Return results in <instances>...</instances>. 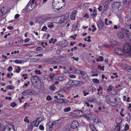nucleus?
<instances>
[{"instance_id":"obj_1","label":"nucleus","mask_w":131,"mask_h":131,"mask_svg":"<svg viewBox=\"0 0 131 131\" xmlns=\"http://www.w3.org/2000/svg\"><path fill=\"white\" fill-rule=\"evenodd\" d=\"M63 3V0H53L52 3V6L55 12L58 11L60 9V7H62V2Z\"/></svg>"},{"instance_id":"obj_2","label":"nucleus","mask_w":131,"mask_h":131,"mask_svg":"<svg viewBox=\"0 0 131 131\" xmlns=\"http://www.w3.org/2000/svg\"><path fill=\"white\" fill-rule=\"evenodd\" d=\"M35 0H30L26 7L25 11L27 12L31 10L35 6Z\"/></svg>"},{"instance_id":"obj_3","label":"nucleus","mask_w":131,"mask_h":131,"mask_svg":"<svg viewBox=\"0 0 131 131\" xmlns=\"http://www.w3.org/2000/svg\"><path fill=\"white\" fill-rule=\"evenodd\" d=\"M80 83L79 81L73 80H70L68 82V85L71 86L72 87L77 85Z\"/></svg>"},{"instance_id":"obj_4","label":"nucleus","mask_w":131,"mask_h":131,"mask_svg":"<svg viewBox=\"0 0 131 131\" xmlns=\"http://www.w3.org/2000/svg\"><path fill=\"white\" fill-rule=\"evenodd\" d=\"M124 52L126 53L131 54V46L127 44H125L124 47Z\"/></svg>"},{"instance_id":"obj_5","label":"nucleus","mask_w":131,"mask_h":131,"mask_svg":"<svg viewBox=\"0 0 131 131\" xmlns=\"http://www.w3.org/2000/svg\"><path fill=\"white\" fill-rule=\"evenodd\" d=\"M35 93V91L32 89H29L25 90L22 92V94L24 95H27L34 94Z\"/></svg>"},{"instance_id":"obj_6","label":"nucleus","mask_w":131,"mask_h":131,"mask_svg":"<svg viewBox=\"0 0 131 131\" xmlns=\"http://www.w3.org/2000/svg\"><path fill=\"white\" fill-rule=\"evenodd\" d=\"M115 52L119 55H123L124 54V52L123 49L121 48L117 47L115 49Z\"/></svg>"},{"instance_id":"obj_7","label":"nucleus","mask_w":131,"mask_h":131,"mask_svg":"<svg viewBox=\"0 0 131 131\" xmlns=\"http://www.w3.org/2000/svg\"><path fill=\"white\" fill-rule=\"evenodd\" d=\"M79 126V124L76 121H73L71 124V127L73 129H76Z\"/></svg>"},{"instance_id":"obj_8","label":"nucleus","mask_w":131,"mask_h":131,"mask_svg":"<svg viewBox=\"0 0 131 131\" xmlns=\"http://www.w3.org/2000/svg\"><path fill=\"white\" fill-rule=\"evenodd\" d=\"M55 101L59 103H68L69 102L68 100L65 99L59 98L55 100Z\"/></svg>"},{"instance_id":"obj_9","label":"nucleus","mask_w":131,"mask_h":131,"mask_svg":"<svg viewBox=\"0 0 131 131\" xmlns=\"http://www.w3.org/2000/svg\"><path fill=\"white\" fill-rule=\"evenodd\" d=\"M107 6L105 3H104L102 6H100L98 8V9L101 11H102L104 12L106 10L107 8Z\"/></svg>"},{"instance_id":"obj_10","label":"nucleus","mask_w":131,"mask_h":131,"mask_svg":"<svg viewBox=\"0 0 131 131\" xmlns=\"http://www.w3.org/2000/svg\"><path fill=\"white\" fill-rule=\"evenodd\" d=\"M37 21L39 23L43 24L46 21V20L44 17H40L38 18Z\"/></svg>"},{"instance_id":"obj_11","label":"nucleus","mask_w":131,"mask_h":131,"mask_svg":"<svg viewBox=\"0 0 131 131\" xmlns=\"http://www.w3.org/2000/svg\"><path fill=\"white\" fill-rule=\"evenodd\" d=\"M88 101L90 103H95L96 104H97L98 102L96 100L95 98L91 97L88 100Z\"/></svg>"},{"instance_id":"obj_12","label":"nucleus","mask_w":131,"mask_h":131,"mask_svg":"<svg viewBox=\"0 0 131 131\" xmlns=\"http://www.w3.org/2000/svg\"><path fill=\"white\" fill-rule=\"evenodd\" d=\"M82 75V77L83 79L86 80L88 78V76L86 72L82 71V73L81 74Z\"/></svg>"},{"instance_id":"obj_13","label":"nucleus","mask_w":131,"mask_h":131,"mask_svg":"<svg viewBox=\"0 0 131 131\" xmlns=\"http://www.w3.org/2000/svg\"><path fill=\"white\" fill-rule=\"evenodd\" d=\"M121 6V3L119 2H115L112 5L113 7L117 8H119Z\"/></svg>"},{"instance_id":"obj_14","label":"nucleus","mask_w":131,"mask_h":131,"mask_svg":"<svg viewBox=\"0 0 131 131\" xmlns=\"http://www.w3.org/2000/svg\"><path fill=\"white\" fill-rule=\"evenodd\" d=\"M39 118H37L34 121L32 122V124L33 125L34 124V125L36 127H38L39 124V121H38Z\"/></svg>"},{"instance_id":"obj_15","label":"nucleus","mask_w":131,"mask_h":131,"mask_svg":"<svg viewBox=\"0 0 131 131\" xmlns=\"http://www.w3.org/2000/svg\"><path fill=\"white\" fill-rule=\"evenodd\" d=\"M60 45L61 46L63 47H64L68 45V43L67 41H63L60 42Z\"/></svg>"},{"instance_id":"obj_16","label":"nucleus","mask_w":131,"mask_h":131,"mask_svg":"<svg viewBox=\"0 0 131 131\" xmlns=\"http://www.w3.org/2000/svg\"><path fill=\"white\" fill-rule=\"evenodd\" d=\"M124 68L126 70L131 73V67L126 64H124Z\"/></svg>"},{"instance_id":"obj_17","label":"nucleus","mask_w":131,"mask_h":131,"mask_svg":"<svg viewBox=\"0 0 131 131\" xmlns=\"http://www.w3.org/2000/svg\"><path fill=\"white\" fill-rule=\"evenodd\" d=\"M0 10L2 12L3 14H6L8 12V10L6 7H4L2 8Z\"/></svg>"},{"instance_id":"obj_18","label":"nucleus","mask_w":131,"mask_h":131,"mask_svg":"<svg viewBox=\"0 0 131 131\" xmlns=\"http://www.w3.org/2000/svg\"><path fill=\"white\" fill-rule=\"evenodd\" d=\"M7 128L8 131H15V129L14 127L12 125L9 126L8 127H6Z\"/></svg>"},{"instance_id":"obj_19","label":"nucleus","mask_w":131,"mask_h":131,"mask_svg":"<svg viewBox=\"0 0 131 131\" xmlns=\"http://www.w3.org/2000/svg\"><path fill=\"white\" fill-rule=\"evenodd\" d=\"M61 18V19L60 20V22L61 23H63V22H65V20L66 19V17H65L64 16H62L60 17H59L58 18L59 19L60 18Z\"/></svg>"},{"instance_id":"obj_20","label":"nucleus","mask_w":131,"mask_h":131,"mask_svg":"<svg viewBox=\"0 0 131 131\" xmlns=\"http://www.w3.org/2000/svg\"><path fill=\"white\" fill-rule=\"evenodd\" d=\"M103 89L101 87H100L99 88L97 89V91H98L97 94L99 95H100L102 93V91H102Z\"/></svg>"},{"instance_id":"obj_21","label":"nucleus","mask_w":131,"mask_h":131,"mask_svg":"<svg viewBox=\"0 0 131 131\" xmlns=\"http://www.w3.org/2000/svg\"><path fill=\"white\" fill-rule=\"evenodd\" d=\"M37 79V78L35 76H32L31 77V82L32 83H34L35 81L36 80V79Z\"/></svg>"},{"instance_id":"obj_22","label":"nucleus","mask_w":131,"mask_h":131,"mask_svg":"<svg viewBox=\"0 0 131 131\" xmlns=\"http://www.w3.org/2000/svg\"><path fill=\"white\" fill-rule=\"evenodd\" d=\"M111 46L112 45L111 44H108L107 43H105L103 44L102 46L106 48H110Z\"/></svg>"},{"instance_id":"obj_23","label":"nucleus","mask_w":131,"mask_h":131,"mask_svg":"<svg viewBox=\"0 0 131 131\" xmlns=\"http://www.w3.org/2000/svg\"><path fill=\"white\" fill-rule=\"evenodd\" d=\"M6 88L7 89L12 90L14 89V86L12 85H8L6 86Z\"/></svg>"},{"instance_id":"obj_24","label":"nucleus","mask_w":131,"mask_h":131,"mask_svg":"<svg viewBox=\"0 0 131 131\" xmlns=\"http://www.w3.org/2000/svg\"><path fill=\"white\" fill-rule=\"evenodd\" d=\"M47 26L48 27L52 28L54 26L52 22H49L47 23Z\"/></svg>"},{"instance_id":"obj_25","label":"nucleus","mask_w":131,"mask_h":131,"mask_svg":"<svg viewBox=\"0 0 131 131\" xmlns=\"http://www.w3.org/2000/svg\"><path fill=\"white\" fill-rule=\"evenodd\" d=\"M120 129V125L119 124H118L116 127L115 130L116 131H119Z\"/></svg>"},{"instance_id":"obj_26","label":"nucleus","mask_w":131,"mask_h":131,"mask_svg":"<svg viewBox=\"0 0 131 131\" xmlns=\"http://www.w3.org/2000/svg\"><path fill=\"white\" fill-rule=\"evenodd\" d=\"M89 126L90 128L92 131H94V130L96 131V129H97L95 126L93 125H90Z\"/></svg>"},{"instance_id":"obj_27","label":"nucleus","mask_w":131,"mask_h":131,"mask_svg":"<svg viewBox=\"0 0 131 131\" xmlns=\"http://www.w3.org/2000/svg\"><path fill=\"white\" fill-rule=\"evenodd\" d=\"M117 36L119 38H123L124 36L122 32H120L117 34Z\"/></svg>"},{"instance_id":"obj_28","label":"nucleus","mask_w":131,"mask_h":131,"mask_svg":"<svg viewBox=\"0 0 131 131\" xmlns=\"http://www.w3.org/2000/svg\"><path fill=\"white\" fill-rule=\"evenodd\" d=\"M124 32L127 36L129 35V31L127 29H125L124 30Z\"/></svg>"},{"instance_id":"obj_29","label":"nucleus","mask_w":131,"mask_h":131,"mask_svg":"<svg viewBox=\"0 0 131 131\" xmlns=\"http://www.w3.org/2000/svg\"><path fill=\"white\" fill-rule=\"evenodd\" d=\"M96 61L97 62L99 61H103V57L102 56H100L99 58L96 59Z\"/></svg>"},{"instance_id":"obj_30","label":"nucleus","mask_w":131,"mask_h":131,"mask_svg":"<svg viewBox=\"0 0 131 131\" xmlns=\"http://www.w3.org/2000/svg\"><path fill=\"white\" fill-rule=\"evenodd\" d=\"M14 62L16 64H20L22 63L21 61L18 59H16Z\"/></svg>"},{"instance_id":"obj_31","label":"nucleus","mask_w":131,"mask_h":131,"mask_svg":"<svg viewBox=\"0 0 131 131\" xmlns=\"http://www.w3.org/2000/svg\"><path fill=\"white\" fill-rule=\"evenodd\" d=\"M10 105L11 107L14 108L17 106V104L15 102H14L12 103H11Z\"/></svg>"},{"instance_id":"obj_32","label":"nucleus","mask_w":131,"mask_h":131,"mask_svg":"<svg viewBox=\"0 0 131 131\" xmlns=\"http://www.w3.org/2000/svg\"><path fill=\"white\" fill-rule=\"evenodd\" d=\"M112 86L111 85H109L108 88L107 90V92H110L112 90Z\"/></svg>"},{"instance_id":"obj_33","label":"nucleus","mask_w":131,"mask_h":131,"mask_svg":"<svg viewBox=\"0 0 131 131\" xmlns=\"http://www.w3.org/2000/svg\"><path fill=\"white\" fill-rule=\"evenodd\" d=\"M92 81L94 83L96 84H98L99 83V80L97 79H93Z\"/></svg>"},{"instance_id":"obj_34","label":"nucleus","mask_w":131,"mask_h":131,"mask_svg":"<svg viewBox=\"0 0 131 131\" xmlns=\"http://www.w3.org/2000/svg\"><path fill=\"white\" fill-rule=\"evenodd\" d=\"M129 2V0H123V3L124 4H128Z\"/></svg>"},{"instance_id":"obj_35","label":"nucleus","mask_w":131,"mask_h":131,"mask_svg":"<svg viewBox=\"0 0 131 131\" xmlns=\"http://www.w3.org/2000/svg\"><path fill=\"white\" fill-rule=\"evenodd\" d=\"M50 123L49 122V129L50 131H52L53 129V126H52L51 125H49Z\"/></svg>"},{"instance_id":"obj_36","label":"nucleus","mask_w":131,"mask_h":131,"mask_svg":"<svg viewBox=\"0 0 131 131\" xmlns=\"http://www.w3.org/2000/svg\"><path fill=\"white\" fill-rule=\"evenodd\" d=\"M96 11L95 10H94L93 11V13L91 14V16L92 17H94L96 16Z\"/></svg>"},{"instance_id":"obj_37","label":"nucleus","mask_w":131,"mask_h":131,"mask_svg":"<svg viewBox=\"0 0 131 131\" xmlns=\"http://www.w3.org/2000/svg\"><path fill=\"white\" fill-rule=\"evenodd\" d=\"M129 126H128V125L127 124H126L125 126L124 130L125 131H126L129 129Z\"/></svg>"},{"instance_id":"obj_38","label":"nucleus","mask_w":131,"mask_h":131,"mask_svg":"<svg viewBox=\"0 0 131 131\" xmlns=\"http://www.w3.org/2000/svg\"><path fill=\"white\" fill-rule=\"evenodd\" d=\"M28 118V117L26 116L24 119V121L27 123H29V121Z\"/></svg>"},{"instance_id":"obj_39","label":"nucleus","mask_w":131,"mask_h":131,"mask_svg":"<svg viewBox=\"0 0 131 131\" xmlns=\"http://www.w3.org/2000/svg\"><path fill=\"white\" fill-rule=\"evenodd\" d=\"M21 70V69L20 67L19 66H18L17 68L16 69V71L17 73H19Z\"/></svg>"},{"instance_id":"obj_40","label":"nucleus","mask_w":131,"mask_h":131,"mask_svg":"<svg viewBox=\"0 0 131 131\" xmlns=\"http://www.w3.org/2000/svg\"><path fill=\"white\" fill-rule=\"evenodd\" d=\"M113 75H114V76H112L111 77L113 78L114 79L115 77H117L118 75H117V73H113Z\"/></svg>"},{"instance_id":"obj_41","label":"nucleus","mask_w":131,"mask_h":131,"mask_svg":"<svg viewBox=\"0 0 131 131\" xmlns=\"http://www.w3.org/2000/svg\"><path fill=\"white\" fill-rule=\"evenodd\" d=\"M27 75L26 74H24L22 75V76L23 77H24V80H25L27 79L28 77H27Z\"/></svg>"},{"instance_id":"obj_42","label":"nucleus","mask_w":131,"mask_h":131,"mask_svg":"<svg viewBox=\"0 0 131 131\" xmlns=\"http://www.w3.org/2000/svg\"><path fill=\"white\" fill-rule=\"evenodd\" d=\"M71 110V108L70 107H68L66 108L64 110V111L65 112H68L70 111Z\"/></svg>"},{"instance_id":"obj_43","label":"nucleus","mask_w":131,"mask_h":131,"mask_svg":"<svg viewBox=\"0 0 131 131\" xmlns=\"http://www.w3.org/2000/svg\"><path fill=\"white\" fill-rule=\"evenodd\" d=\"M73 87L72 86H69V85H68L66 87V88L67 89V90L68 91H70L71 90V89Z\"/></svg>"},{"instance_id":"obj_44","label":"nucleus","mask_w":131,"mask_h":131,"mask_svg":"<svg viewBox=\"0 0 131 131\" xmlns=\"http://www.w3.org/2000/svg\"><path fill=\"white\" fill-rule=\"evenodd\" d=\"M54 85L53 84V86H50V89L52 91L54 90L55 89V88L54 86Z\"/></svg>"},{"instance_id":"obj_45","label":"nucleus","mask_w":131,"mask_h":131,"mask_svg":"<svg viewBox=\"0 0 131 131\" xmlns=\"http://www.w3.org/2000/svg\"><path fill=\"white\" fill-rule=\"evenodd\" d=\"M75 15L71 14L70 15V18L72 20H74L75 19Z\"/></svg>"},{"instance_id":"obj_46","label":"nucleus","mask_w":131,"mask_h":131,"mask_svg":"<svg viewBox=\"0 0 131 131\" xmlns=\"http://www.w3.org/2000/svg\"><path fill=\"white\" fill-rule=\"evenodd\" d=\"M47 29V27L46 26H44L42 28L41 30L42 31H45Z\"/></svg>"},{"instance_id":"obj_47","label":"nucleus","mask_w":131,"mask_h":131,"mask_svg":"<svg viewBox=\"0 0 131 131\" xmlns=\"http://www.w3.org/2000/svg\"><path fill=\"white\" fill-rule=\"evenodd\" d=\"M54 76V74L53 73H51L50 74L49 77H50V79L51 80L53 79Z\"/></svg>"},{"instance_id":"obj_48","label":"nucleus","mask_w":131,"mask_h":131,"mask_svg":"<svg viewBox=\"0 0 131 131\" xmlns=\"http://www.w3.org/2000/svg\"><path fill=\"white\" fill-rule=\"evenodd\" d=\"M71 58H72L74 60L77 61H78L79 60V58L78 57L76 58L74 57H72Z\"/></svg>"},{"instance_id":"obj_49","label":"nucleus","mask_w":131,"mask_h":131,"mask_svg":"<svg viewBox=\"0 0 131 131\" xmlns=\"http://www.w3.org/2000/svg\"><path fill=\"white\" fill-rule=\"evenodd\" d=\"M76 71L77 73L81 74L83 71L79 70H76Z\"/></svg>"},{"instance_id":"obj_50","label":"nucleus","mask_w":131,"mask_h":131,"mask_svg":"<svg viewBox=\"0 0 131 131\" xmlns=\"http://www.w3.org/2000/svg\"><path fill=\"white\" fill-rule=\"evenodd\" d=\"M58 122V120H56L55 121L53 122L51 124V125L52 126L54 125L55 124L57 123Z\"/></svg>"},{"instance_id":"obj_51","label":"nucleus","mask_w":131,"mask_h":131,"mask_svg":"<svg viewBox=\"0 0 131 131\" xmlns=\"http://www.w3.org/2000/svg\"><path fill=\"white\" fill-rule=\"evenodd\" d=\"M35 72L36 74H41V73L40 70H36L35 71Z\"/></svg>"},{"instance_id":"obj_52","label":"nucleus","mask_w":131,"mask_h":131,"mask_svg":"<svg viewBox=\"0 0 131 131\" xmlns=\"http://www.w3.org/2000/svg\"><path fill=\"white\" fill-rule=\"evenodd\" d=\"M42 50V48L41 47H37L36 49V50L37 51H39Z\"/></svg>"},{"instance_id":"obj_53","label":"nucleus","mask_w":131,"mask_h":131,"mask_svg":"<svg viewBox=\"0 0 131 131\" xmlns=\"http://www.w3.org/2000/svg\"><path fill=\"white\" fill-rule=\"evenodd\" d=\"M12 70H13V68L11 66L7 68V70L8 71H11Z\"/></svg>"},{"instance_id":"obj_54","label":"nucleus","mask_w":131,"mask_h":131,"mask_svg":"<svg viewBox=\"0 0 131 131\" xmlns=\"http://www.w3.org/2000/svg\"><path fill=\"white\" fill-rule=\"evenodd\" d=\"M92 27L93 28H94V29H92V31H94L96 29V28H95V26L94 25H92Z\"/></svg>"},{"instance_id":"obj_55","label":"nucleus","mask_w":131,"mask_h":131,"mask_svg":"<svg viewBox=\"0 0 131 131\" xmlns=\"http://www.w3.org/2000/svg\"><path fill=\"white\" fill-rule=\"evenodd\" d=\"M39 128L40 129L42 130H43L44 129V127L41 125H40L39 126Z\"/></svg>"},{"instance_id":"obj_56","label":"nucleus","mask_w":131,"mask_h":131,"mask_svg":"<svg viewBox=\"0 0 131 131\" xmlns=\"http://www.w3.org/2000/svg\"><path fill=\"white\" fill-rule=\"evenodd\" d=\"M47 100L48 101L51 100L52 99L50 96H47L46 98Z\"/></svg>"},{"instance_id":"obj_57","label":"nucleus","mask_w":131,"mask_h":131,"mask_svg":"<svg viewBox=\"0 0 131 131\" xmlns=\"http://www.w3.org/2000/svg\"><path fill=\"white\" fill-rule=\"evenodd\" d=\"M69 77L71 78H74L75 77V75L73 74H70Z\"/></svg>"},{"instance_id":"obj_58","label":"nucleus","mask_w":131,"mask_h":131,"mask_svg":"<svg viewBox=\"0 0 131 131\" xmlns=\"http://www.w3.org/2000/svg\"><path fill=\"white\" fill-rule=\"evenodd\" d=\"M83 93L84 94V96H86V95H88L89 94V93L88 92H86L85 91H84L83 92Z\"/></svg>"},{"instance_id":"obj_59","label":"nucleus","mask_w":131,"mask_h":131,"mask_svg":"<svg viewBox=\"0 0 131 131\" xmlns=\"http://www.w3.org/2000/svg\"><path fill=\"white\" fill-rule=\"evenodd\" d=\"M30 40V39L29 38H26L24 40V42L25 43H27Z\"/></svg>"},{"instance_id":"obj_60","label":"nucleus","mask_w":131,"mask_h":131,"mask_svg":"<svg viewBox=\"0 0 131 131\" xmlns=\"http://www.w3.org/2000/svg\"><path fill=\"white\" fill-rule=\"evenodd\" d=\"M108 19L107 18H105V24L107 25H108V24L107 23Z\"/></svg>"},{"instance_id":"obj_61","label":"nucleus","mask_w":131,"mask_h":131,"mask_svg":"<svg viewBox=\"0 0 131 131\" xmlns=\"http://www.w3.org/2000/svg\"><path fill=\"white\" fill-rule=\"evenodd\" d=\"M76 13H77V11L75 10H74L73 11L71 14L73 15H74L75 16V14Z\"/></svg>"},{"instance_id":"obj_62","label":"nucleus","mask_w":131,"mask_h":131,"mask_svg":"<svg viewBox=\"0 0 131 131\" xmlns=\"http://www.w3.org/2000/svg\"><path fill=\"white\" fill-rule=\"evenodd\" d=\"M19 16V15L18 14H17L15 15V19L17 18Z\"/></svg>"},{"instance_id":"obj_63","label":"nucleus","mask_w":131,"mask_h":131,"mask_svg":"<svg viewBox=\"0 0 131 131\" xmlns=\"http://www.w3.org/2000/svg\"><path fill=\"white\" fill-rule=\"evenodd\" d=\"M43 56V54H37L35 56V57L39 56L40 57H41Z\"/></svg>"},{"instance_id":"obj_64","label":"nucleus","mask_w":131,"mask_h":131,"mask_svg":"<svg viewBox=\"0 0 131 131\" xmlns=\"http://www.w3.org/2000/svg\"><path fill=\"white\" fill-rule=\"evenodd\" d=\"M53 38H51L50 39V40L49 41V43H52V42L53 41Z\"/></svg>"}]
</instances>
